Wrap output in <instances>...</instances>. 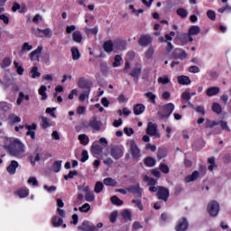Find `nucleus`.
Segmentation results:
<instances>
[{
  "label": "nucleus",
  "instance_id": "nucleus-1",
  "mask_svg": "<svg viewBox=\"0 0 231 231\" xmlns=\"http://www.w3.org/2000/svg\"><path fill=\"white\" fill-rule=\"evenodd\" d=\"M4 149L14 158H23L26 152V146L18 138L6 137L4 140Z\"/></svg>",
  "mask_w": 231,
  "mask_h": 231
},
{
  "label": "nucleus",
  "instance_id": "nucleus-2",
  "mask_svg": "<svg viewBox=\"0 0 231 231\" xmlns=\"http://www.w3.org/2000/svg\"><path fill=\"white\" fill-rule=\"evenodd\" d=\"M173 111H174V104L168 103L160 107V109L158 111V115H159L161 120H163L164 118H169V116H171V115H172Z\"/></svg>",
  "mask_w": 231,
  "mask_h": 231
},
{
  "label": "nucleus",
  "instance_id": "nucleus-3",
  "mask_svg": "<svg viewBox=\"0 0 231 231\" xmlns=\"http://www.w3.org/2000/svg\"><path fill=\"white\" fill-rule=\"evenodd\" d=\"M171 196V191H169V189L163 187V186H158V191H157V198L161 201H164V203H167L169 201V198Z\"/></svg>",
  "mask_w": 231,
  "mask_h": 231
},
{
  "label": "nucleus",
  "instance_id": "nucleus-4",
  "mask_svg": "<svg viewBox=\"0 0 231 231\" xmlns=\"http://www.w3.org/2000/svg\"><path fill=\"white\" fill-rule=\"evenodd\" d=\"M208 213L212 217H216V216H217V214H219V203L216 200H211L208 204Z\"/></svg>",
  "mask_w": 231,
  "mask_h": 231
},
{
  "label": "nucleus",
  "instance_id": "nucleus-5",
  "mask_svg": "<svg viewBox=\"0 0 231 231\" xmlns=\"http://www.w3.org/2000/svg\"><path fill=\"white\" fill-rule=\"evenodd\" d=\"M78 86L79 88H80V89H83V91L91 92V88H93V81L86 79V78L81 77L79 79Z\"/></svg>",
  "mask_w": 231,
  "mask_h": 231
},
{
  "label": "nucleus",
  "instance_id": "nucleus-6",
  "mask_svg": "<svg viewBox=\"0 0 231 231\" xmlns=\"http://www.w3.org/2000/svg\"><path fill=\"white\" fill-rule=\"evenodd\" d=\"M110 154L114 160H120L124 156V148L119 145H115L110 150Z\"/></svg>",
  "mask_w": 231,
  "mask_h": 231
},
{
  "label": "nucleus",
  "instance_id": "nucleus-7",
  "mask_svg": "<svg viewBox=\"0 0 231 231\" xmlns=\"http://www.w3.org/2000/svg\"><path fill=\"white\" fill-rule=\"evenodd\" d=\"M130 152L134 158V160H138L142 154L140 153V148H138V144H136V141H130Z\"/></svg>",
  "mask_w": 231,
  "mask_h": 231
},
{
  "label": "nucleus",
  "instance_id": "nucleus-8",
  "mask_svg": "<svg viewBox=\"0 0 231 231\" xmlns=\"http://www.w3.org/2000/svg\"><path fill=\"white\" fill-rule=\"evenodd\" d=\"M43 47L42 45H39L34 51H32L29 54V59L32 60V62L37 60L39 62L41 60V53H42Z\"/></svg>",
  "mask_w": 231,
  "mask_h": 231
},
{
  "label": "nucleus",
  "instance_id": "nucleus-9",
  "mask_svg": "<svg viewBox=\"0 0 231 231\" xmlns=\"http://www.w3.org/2000/svg\"><path fill=\"white\" fill-rule=\"evenodd\" d=\"M78 189L79 190H83V192H85L86 201L95 200V194L89 190V186H86V184H84L83 186H79Z\"/></svg>",
  "mask_w": 231,
  "mask_h": 231
},
{
  "label": "nucleus",
  "instance_id": "nucleus-10",
  "mask_svg": "<svg viewBox=\"0 0 231 231\" xmlns=\"http://www.w3.org/2000/svg\"><path fill=\"white\" fill-rule=\"evenodd\" d=\"M175 230L176 231H187V230H189V220H187V217H181L177 221Z\"/></svg>",
  "mask_w": 231,
  "mask_h": 231
},
{
  "label": "nucleus",
  "instance_id": "nucleus-11",
  "mask_svg": "<svg viewBox=\"0 0 231 231\" xmlns=\"http://www.w3.org/2000/svg\"><path fill=\"white\" fill-rule=\"evenodd\" d=\"M146 133L150 136H157V138H160V134L158 133V125L153 124L152 122L148 123Z\"/></svg>",
  "mask_w": 231,
  "mask_h": 231
},
{
  "label": "nucleus",
  "instance_id": "nucleus-12",
  "mask_svg": "<svg viewBox=\"0 0 231 231\" xmlns=\"http://www.w3.org/2000/svg\"><path fill=\"white\" fill-rule=\"evenodd\" d=\"M102 151H104V147L98 144V143H93L90 148V152L94 158H98L100 154H102Z\"/></svg>",
  "mask_w": 231,
  "mask_h": 231
},
{
  "label": "nucleus",
  "instance_id": "nucleus-13",
  "mask_svg": "<svg viewBox=\"0 0 231 231\" xmlns=\"http://www.w3.org/2000/svg\"><path fill=\"white\" fill-rule=\"evenodd\" d=\"M152 42V37L149 34H143L138 40L139 46L147 47Z\"/></svg>",
  "mask_w": 231,
  "mask_h": 231
},
{
  "label": "nucleus",
  "instance_id": "nucleus-14",
  "mask_svg": "<svg viewBox=\"0 0 231 231\" xmlns=\"http://www.w3.org/2000/svg\"><path fill=\"white\" fill-rule=\"evenodd\" d=\"M127 192H131L134 194L135 198L142 199V188H140V184L132 185L126 188Z\"/></svg>",
  "mask_w": 231,
  "mask_h": 231
},
{
  "label": "nucleus",
  "instance_id": "nucleus-15",
  "mask_svg": "<svg viewBox=\"0 0 231 231\" xmlns=\"http://www.w3.org/2000/svg\"><path fill=\"white\" fill-rule=\"evenodd\" d=\"M27 129L26 136H30L32 140H35V131H37V124L32 123V125H25Z\"/></svg>",
  "mask_w": 231,
  "mask_h": 231
},
{
  "label": "nucleus",
  "instance_id": "nucleus-16",
  "mask_svg": "<svg viewBox=\"0 0 231 231\" xmlns=\"http://www.w3.org/2000/svg\"><path fill=\"white\" fill-rule=\"evenodd\" d=\"M88 127H91L93 131H100L102 127V122L97 120V116H93L88 122Z\"/></svg>",
  "mask_w": 231,
  "mask_h": 231
},
{
  "label": "nucleus",
  "instance_id": "nucleus-17",
  "mask_svg": "<svg viewBox=\"0 0 231 231\" xmlns=\"http://www.w3.org/2000/svg\"><path fill=\"white\" fill-rule=\"evenodd\" d=\"M97 227L95 226H89V221L85 220L82 223V226H78V230L81 231H95Z\"/></svg>",
  "mask_w": 231,
  "mask_h": 231
},
{
  "label": "nucleus",
  "instance_id": "nucleus-18",
  "mask_svg": "<svg viewBox=\"0 0 231 231\" xmlns=\"http://www.w3.org/2000/svg\"><path fill=\"white\" fill-rule=\"evenodd\" d=\"M179 40L183 45H185V44H188V42H192L194 41V38H192V36H190V34H189L188 32V33H181L179 36Z\"/></svg>",
  "mask_w": 231,
  "mask_h": 231
},
{
  "label": "nucleus",
  "instance_id": "nucleus-19",
  "mask_svg": "<svg viewBox=\"0 0 231 231\" xmlns=\"http://www.w3.org/2000/svg\"><path fill=\"white\" fill-rule=\"evenodd\" d=\"M134 115L138 116L139 115H143L145 112V105L143 104H136L134 106Z\"/></svg>",
  "mask_w": 231,
  "mask_h": 231
},
{
  "label": "nucleus",
  "instance_id": "nucleus-20",
  "mask_svg": "<svg viewBox=\"0 0 231 231\" xmlns=\"http://www.w3.org/2000/svg\"><path fill=\"white\" fill-rule=\"evenodd\" d=\"M177 80L181 86H189V84H190V82H192L190 80V78L189 76H185V75L177 77Z\"/></svg>",
  "mask_w": 231,
  "mask_h": 231
},
{
  "label": "nucleus",
  "instance_id": "nucleus-21",
  "mask_svg": "<svg viewBox=\"0 0 231 231\" xmlns=\"http://www.w3.org/2000/svg\"><path fill=\"white\" fill-rule=\"evenodd\" d=\"M17 167H19V162L17 161H11V163L7 167V172L9 174H15Z\"/></svg>",
  "mask_w": 231,
  "mask_h": 231
},
{
  "label": "nucleus",
  "instance_id": "nucleus-22",
  "mask_svg": "<svg viewBox=\"0 0 231 231\" xmlns=\"http://www.w3.org/2000/svg\"><path fill=\"white\" fill-rule=\"evenodd\" d=\"M199 177V171H194L192 174L185 177V182L191 183V181H196V180H198Z\"/></svg>",
  "mask_w": 231,
  "mask_h": 231
},
{
  "label": "nucleus",
  "instance_id": "nucleus-23",
  "mask_svg": "<svg viewBox=\"0 0 231 231\" xmlns=\"http://www.w3.org/2000/svg\"><path fill=\"white\" fill-rule=\"evenodd\" d=\"M221 91L218 87H210L206 90L207 97H216Z\"/></svg>",
  "mask_w": 231,
  "mask_h": 231
},
{
  "label": "nucleus",
  "instance_id": "nucleus-24",
  "mask_svg": "<svg viewBox=\"0 0 231 231\" xmlns=\"http://www.w3.org/2000/svg\"><path fill=\"white\" fill-rule=\"evenodd\" d=\"M196 92H189V91H184L181 96H180V102H185V101H189L190 100V98H192V97H195Z\"/></svg>",
  "mask_w": 231,
  "mask_h": 231
},
{
  "label": "nucleus",
  "instance_id": "nucleus-25",
  "mask_svg": "<svg viewBox=\"0 0 231 231\" xmlns=\"http://www.w3.org/2000/svg\"><path fill=\"white\" fill-rule=\"evenodd\" d=\"M113 41L108 40L103 43V50L106 51V53H111L113 51L114 48Z\"/></svg>",
  "mask_w": 231,
  "mask_h": 231
},
{
  "label": "nucleus",
  "instance_id": "nucleus-26",
  "mask_svg": "<svg viewBox=\"0 0 231 231\" xmlns=\"http://www.w3.org/2000/svg\"><path fill=\"white\" fill-rule=\"evenodd\" d=\"M142 75V67L136 66L134 69H132V72L130 73V77H133L134 79H140V76Z\"/></svg>",
  "mask_w": 231,
  "mask_h": 231
},
{
  "label": "nucleus",
  "instance_id": "nucleus-27",
  "mask_svg": "<svg viewBox=\"0 0 231 231\" xmlns=\"http://www.w3.org/2000/svg\"><path fill=\"white\" fill-rule=\"evenodd\" d=\"M103 183L106 187H116V185H118V182L116 181V180H115L111 177H107V178L104 179Z\"/></svg>",
  "mask_w": 231,
  "mask_h": 231
},
{
  "label": "nucleus",
  "instance_id": "nucleus-28",
  "mask_svg": "<svg viewBox=\"0 0 231 231\" xmlns=\"http://www.w3.org/2000/svg\"><path fill=\"white\" fill-rule=\"evenodd\" d=\"M143 163L146 167H154L156 165V159L151 156L145 157Z\"/></svg>",
  "mask_w": 231,
  "mask_h": 231
},
{
  "label": "nucleus",
  "instance_id": "nucleus-29",
  "mask_svg": "<svg viewBox=\"0 0 231 231\" xmlns=\"http://www.w3.org/2000/svg\"><path fill=\"white\" fill-rule=\"evenodd\" d=\"M157 158L158 160H163V158H167V149L165 147L158 148Z\"/></svg>",
  "mask_w": 231,
  "mask_h": 231
},
{
  "label": "nucleus",
  "instance_id": "nucleus-30",
  "mask_svg": "<svg viewBox=\"0 0 231 231\" xmlns=\"http://www.w3.org/2000/svg\"><path fill=\"white\" fill-rule=\"evenodd\" d=\"M201 29L199 28V26L198 25H193L189 29V37H192V35H199V33H200Z\"/></svg>",
  "mask_w": 231,
  "mask_h": 231
},
{
  "label": "nucleus",
  "instance_id": "nucleus-31",
  "mask_svg": "<svg viewBox=\"0 0 231 231\" xmlns=\"http://www.w3.org/2000/svg\"><path fill=\"white\" fill-rule=\"evenodd\" d=\"M48 88L44 85H42L38 90L39 95L42 97V100H46L48 98V94H46Z\"/></svg>",
  "mask_w": 231,
  "mask_h": 231
},
{
  "label": "nucleus",
  "instance_id": "nucleus-32",
  "mask_svg": "<svg viewBox=\"0 0 231 231\" xmlns=\"http://www.w3.org/2000/svg\"><path fill=\"white\" fill-rule=\"evenodd\" d=\"M78 140H79L81 145H88L89 143V137L86 134H79Z\"/></svg>",
  "mask_w": 231,
  "mask_h": 231
},
{
  "label": "nucleus",
  "instance_id": "nucleus-33",
  "mask_svg": "<svg viewBox=\"0 0 231 231\" xmlns=\"http://www.w3.org/2000/svg\"><path fill=\"white\" fill-rule=\"evenodd\" d=\"M42 129H48V127H51V123H50V119L48 117L42 116Z\"/></svg>",
  "mask_w": 231,
  "mask_h": 231
},
{
  "label": "nucleus",
  "instance_id": "nucleus-34",
  "mask_svg": "<svg viewBox=\"0 0 231 231\" xmlns=\"http://www.w3.org/2000/svg\"><path fill=\"white\" fill-rule=\"evenodd\" d=\"M70 51H71L72 59L74 60H79V59H80V51H79V48L72 47Z\"/></svg>",
  "mask_w": 231,
  "mask_h": 231
},
{
  "label": "nucleus",
  "instance_id": "nucleus-35",
  "mask_svg": "<svg viewBox=\"0 0 231 231\" xmlns=\"http://www.w3.org/2000/svg\"><path fill=\"white\" fill-rule=\"evenodd\" d=\"M60 169H62V161H55L52 164L53 172H60Z\"/></svg>",
  "mask_w": 231,
  "mask_h": 231
},
{
  "label": "nucleus",
  "instance_id": "nucleus-36",
  "mask_svg": "<svg viewBox=\"0 0 231 231\" xmlns=\"http://www.w3.org/2000/svg\"><path fill=\"white\" fill-rule=\"evenodd\" d=\"M19 198H28L30 196V189L28 188L21 189L17 191Z\"/></svg>",
  "mask_w": 231,
  "mask_h": 231
},
{
  "label": "nucleus",
  "instance_id": "nucleus-37",
  "mask_svg": "<svg viewBox=\"0 0 231 231\" xmlns=\"http://www.w3.org/2000/svg\"><path fill=\"white\" fill-rule=\"evenodd\" d=\"M144 97L149 99V102H151V104L156 105V95H154L152 92H146L144 94Z\"/></svg>",
  "mask_w": 231,
  "mask_h": 231
},
{
  "label": "nucleus",
  "instance_id": "nucleus-38",
  "mask_svg": "<svg viewBox=\"0 0 231 231\" xmlns=\"http://www.w3.org/2000/svg\"><path fill=\"white\" fill-rule=\"evenodd\" d=\"M110 201L113 203V205H116L117 207H122V205H124V200L120 199L116 195L111 197Z\"/></svg>",
  "mask_w": 231,
  "mask_h": 231
},
{
  "label": "nucleus",
  "instance_id": "nucleus-39",
  "mask_svg": "<svg viewBox=\"0 0 231 231\" xmlns=\"http://www.w3.org/2000/svg\"><path fill=\"white\" fill-rule=\"evenodd\" d=\"M74 42H82V33L79 31H76L72 34Z\"/></svg>",
  "mask_w": 231,
  "mask_h": 231
},
{
  "label": "nucleus",
  "instance_id": "nucleus-40",
  "mask_svg": "<svg viewBox=\"0 0 231 231\" xmlns=\"http://www.w3.org/2000/svg\"><path fill=\"white\" fill-rule=\"evenodd\" d=\"M212 111L217 115H221L223 108L221 107V105H219V103H213Z\"/></svg>",
  "mask_w": 231,
  "mask_h": 231
},
{
  "label": "nucleus",
  "instance_id": "nucleus-41",
  "mask_svg": "<svg viewBox=\"0 0 231 231\" xmlns=\"http://www.w3.org/2000/svg\"><path fill=\"white\" fill-rule=\"evenodd\" d=\"M75 176H79V171L77 170L70 171L69 174L64 175V180L68 181V180H73Z\"/></svg>",
  "mask_w": 231,
  "mask_h": 231
},
{
  "label": "nucleus",
  "instance_id": "nucleus-42",
  "mask_svg": "<svg viewBox=\"0 0 231 231\" xmlns=\"http://www.w3.org/2000/svg\"><path fill=\"white\" fill-rule=\"evenodd\" d=\"M143 181H147L148 185L150 187H152V186L156 185V183H158V180H156L154 178H151L147 175L144 176Z\"/></svg>",
  "mask_w": 231,
  "mask_h": 231
},
{
  "label": "nucleus",
  "instance_id": "nucleus-43",
  "mask_svg": "<svg viewBox=\"0 0 231 231\" xmlns=\"http://www.w3.org/2000/svg\"><path fill=\"white\" fill-rule=\"evenodd\" d=\"M104 190V184L101 181H97L95 185L94 191L96 194H100Z\"/></svg>",
  "mask_w": 231,
  "mask_h": 231
},
{
  "label": "nucleus",
  "instance_id": "nucleus-44",
  "mask_svg": "<svg viewBox=\"0 0 231 231\" xmlns=\"http://www.w3.org/2000/svg\"><path fill=\"white\" fill-rule=\"evenodd\" d=\"M216 125H219V123H217V121H212L210 119L206 120V128L207 129H212L213 127H216Z\"/></svg>",
  "mask_w": 231,
  "mask_h": 231
},
{
  "label": "nucleus",
  "instance_id": "nucleus-45",
  "mask_svg": "<svg viewBox=\"0 0 231 231\" xmlns=\"http://www.w3.org/2000/svg\"><path fill=\"white\" fill-rule=\"evenodd\" d=\"M157 82L162 85L171 84V79L167 75H164L163 77L158 78Z\"/></svg>",
  "mask_w": 231,
  "mask_h": 231
},
{
  "label": "nucleus",
  "instance_id": "nucleus-46",
  "mask_svg": "<svg viewBox=\"0 0 231 231\" xmlns=\"http://www.w3.org/2000/svg\"><path fill=\"white\" fill-rule=\"evenodd\" d=\"M177 15L181 17V19H187V15H189V13L187 12L186 9L183 8H179L177 10Z\"/></svg>",
  "mask_w": 231,
  "mask_h": 231
},
{
  "label": "nucleus",
  "instance_id": "nucleus-47",
  "mask_svg": "<svg viewBox=\"0 0 231 231\" xmlns=\"http://www.w3.org/2000/svg\"><path fill=\"white\" fill-rule=\"evenodd\" d=\"M62 223H64V220L59 217H53L52 218V225L53 226H61Z\"/></svg>",
  "mask_w": 231,
  "mask_h": 231
},
{
  "label": "nucleus",
  "instance_id": "nucleus-48",
  "mask_svg": "<svg viewBox=\"0 0 231 231\" xmlns=\"http://www.w3.org/2000/svg\"><path fill=\"white\" fill-rule=\"evenodd\" d=\"M107 157V153H105L104 155L101 156V160H103L105 165H113V159H111V157Z\"/></svg>",
  "mask_w": 231,
  "mask_h": 231
},
{
  "label": "nucleus",
  "instance_id": "nucleus-49",
  "mask_svg": "<svg viewBox=\"0 0 231 231\" xmlns=\"http://www.w3.org/2000/svg\"><path fill=\"white\" fill-rule=\"evenodd\" d=\"M32 79H37V77H41V72H39V68L37 66H34L31 69Z\"/></svg>",
  "mask_w": 231,
  "mask_h": 231
},
{
  "label": "nucleus",
  "instance_id": "nucleus-50",
  "mask_svg": "<svg viewBox=\"0 0 231 231\" xmlns=\"http://www.w3.org/2000/svg\"><path fill=\"white\" fill-rule=\"evenodd\" d=\"M37 31L39 32V33H43V35H45V37H51V29H50V28H47V29L38 28Z\"/></svg>",
  "mask_w": 231,
  "mask_h": 231
},
{
  "label": "nucleus",
  "instance_id": "nucleus-51",
  "mask_svg": "<svg viewBox=\"0 0 231 231\" xmlns=\"http://www.w3.org/2000/svg\"><path fill=\"white\" fill-rule=\"evenodd\" d=\"M14 65L18 75H23L24 73V69L23 68V66L19 65V62L14 61Z\"/></svg>",
  "mask_w": 231,
  "mask_h": 231
},
{
  "label": "nucleus",
  "instance_id": "nucleus-52",
  "mask_svg": "<svg viewBox=\"0 0 231 231\" xmlns=\"http://www.w3.org/2000/svg\"><path fill=\"white\" fill-rule=\"evenodd\" d=\"M217 123H219L218 125H220V127L223 131H228V133H230L231 130L228 127V123H226V121H223V120L218 121Z\"/></svg>",
  "mask_w": 231,
  "mask_h": 231
},
{
  "label": "nucleus",
  "instance_id": "nucleus-53",
  "mask_svg": "<svg viewBox=\"0 0 231 231\" xmlns=\"http://www.w3.org/2000/svg\"><path fill=\"white\" fill-rule=\"evenodd\" d=\"M11 64H12V60H10V58L8 57H5L4 58L1 66L3 69H5V68L10 67Z\"/></svg>",
  "mask_w": 231,
  "mask_h": 231
},
{
  "label": "nucleus",
  "instance_id": "nucleus-54",
  "mask_svg": "<svg viewBox=\"0 0 231 231\" xmlns=\"http://www.w3.org/2000/svg\"><path fill=\"white\" fill-rule=\"evenodd\" d=\"M160 171H161V172H162V174H169V172H170L169 166L165 163L160 164Z\"/></svg>",
  "mask_w": 231,
  "mask_h": 231
},
{
  "label": "nucleus",
  "instance_id": "nucleus-55",
  "mask_svg": "<svg viewBox=\"0 0 231 231\" xmlns=\"http://www.w3.org/2000/svg\"><path fill=\"white\" fill-rule=\"evenodd\" d=\"M89 93H91L89 90H83V93L79 95L80 102H84L86 98H89Z\"/></svg>",
  "mask_w": 231,
  "mask_h": 231
},
{
  "label": "nucleus",
  "instance_id": "nucleus-56",
  "mask_svg": "<svg viewBox=\"0 0 231 231\" xmlns=\"http://www.w3.org/2000/svg\"><path fill=\"white\" fill-rule=\"evenodd\" d=\"M88 160H89V155L88 154V150H83L81 152L80 162L82 163H85V162H88Z\"/></svg>",
  "mask_w": 231,
  "mask_h": 231
},
{
  "label": "nucleus",
  "instance_id": "nucleus-57",
  "mask_svg": "<svg viewBox=\"0 0 231 231\" xmlns=\"http://www.w3.org/2000/svg\"><path fill=\"white\" fill-rule=\"evenodd\" d=\"M27 183H29V185H32V187H39V181L35 177L29 178Z\"/></svg>",
  "mask_w": 231,
  "mask_h": 231
},
{
  "label": "nucleus",
  "instance_id": "nucleus-58",
  "mask_svg": "<svg viewBox=\"0 0 231 231\" xmlns=\"http://www.w3.org/2000/svg\"><path fill=\"white\" fill-rule=\"evenodd\" d=\"M32 50H33V46L30 45L28 42H24L22 46L21 53H23V51H32Z\"/></svg>",
  "mask_w": 231,
  "mask_h": 231
},
{
  "label": "nucleus",
  "instance_id": "nucleus-59",
  "mask_svg": "<svg viewBox=\"0 0 231 231\" xmlns=\"http://www.w3.org/2000/svg\"><path fill=\"white\" fill-rule=\"evenodd\" d=\"M79 212L88 213V210H91V206L89 203H85L82 207L79 208Z\"/></svg>",
  "mask_w": 231,
  "mask_h": 231
},
{
  "label": "nucleus",
  "instance_id": "nucleus-60",
  "mask_svg": "<svg viewBox=\"0 0 231 231\" xmlns=\"http://www.w3.org/2000/svg\"><path fill=\"white\" fill-rule=\"evenodd\" d=\"M100 69H101L102 75H107V73H109V68L107 67V64H106V63L100 64Z\"/></svg>",
  "mask_w": 231,
  "mask_h": 231
},
{
  "label": "nucleus",
  "instance_id": "nucleus-61",
  "mask_svg": "<svg viewBox=\"0 0 231 231\" xmlns=\"http://www.w3.org/2000/svg\"><path fill=\"white\" fill-rule=\"evenodd\" d=\"M154 55V48L149 47L148 50L145 51V58L151 59Z\"/></svg>",
  "mask_w": 231,
  "mask_h": 231
},
{
  "label": "nucleus",
  "instance_id": "nucleus-62",
  "mask_svg": "<svg viewBox=\"0 0 231 231\" xmlns=\"http://www.w3.org/2000/svg\"><path fill=\"white\" fill-rule=\"evenodd\" d=\"M120 62H122V56L116 55L115 61L113 62V67L118 68V66H120Z\"/></svg>",
  "mask_w": 231,
  "mask_h": 231
},
{
  "label": "nucleus",
  "instance_id": "nucleus-63",
  "mask_svg": "<svg viewBox=\"0 0 231 231\" xmlns=\"http://www.w3.org/2000/svg\"><path fill=\"white\" fill-rule=\"evenodd\" d=\"M207 16L210 21H215L216 20V12L213 10H208L207 12Z\"/></svg>",
  "mask_w": 231,
  "mask_h": 231
},
{
  "label": "nucleus",
  "instance_id": "nucleus-64",
  "mask_svg": "<svg viewBox=\"0 0 231 231\" xmlns=\"http://www.w3.org/2000/svg\"><path fill=\"white\" fill-rule=\"evenodd\" d=\"M122 217L125 218V219H127L128 221H131V217H132V215H131V211H129V209H125L123 214H122Z\"/></svg>",
  "mask_w": 231,
  "mask_h": 231
}]
</instances>
